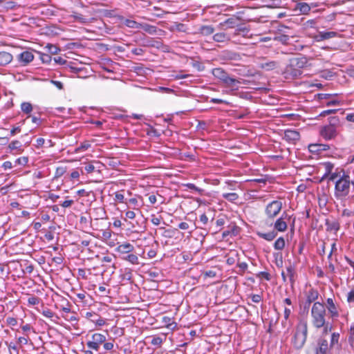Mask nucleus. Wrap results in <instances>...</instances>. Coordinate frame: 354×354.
Instances as JSON below:
<instances>
[{
	"label": "nucleus",
	"mask_w": 354,
	"mask_h": 354,
	"mask_svg": "<svg viewBox=\"0 0 354 354\" xmlns=\"http://www.w3.org/2000/svg\"><path fill=\"white\" fill-rule=\"evenodd\" d=\"M213 76L218 79L225 87L230 88L232 91H237L240 82L239 80L231 77L222 68H215L212 71Z\"/></svg>",
	"instance_id": "1"
},
{
	"label": "nucleus",
	"mask_w": 354,
	"mask_h": 354,
	"mask_svg": "<svg viewBox=\"0 0 354 354\" xmlns=\"http://www.w3.org/2000/svg\"><path fill=\"white\" fill-rule=\"evenodd\" d=\"M311 315L315 327L317 328L324 327L326 330L328 328V323H326V309L323 304L315 302L311 310Z\"/></svg>",
	"instance_id": "2"
},
{
	"label": "nucleus",
	"mask_w": 354,
	"mask_h": 354,
	"mask_svg": "<svg viewBox=\"0 0 354 354\" xmlns=\"http://www.w3.org/2000/svg\"><path fill=\"white\" fill-rule=\"evenodd\" d=\"M343 174L336 181L335 187V196L337 198H343L349 194L351 187V178L349 175L346 174L343 169Z\"/></svg>",
	"instance_id": "3"
},
{
	"label": "nucleus",
	"mask_w": 354,
	"mask_h": 354,
	"mask_svg": "<svg viewBox=\"0 0 354 354\" xmlns=\"http://www.w3.org/2000/svg\"><path fill=\"white\" fill-rule=\"evenodd\" d=\"M308 335L307 322H303L298 324L292 339V344L297 350L302 348L306 343Z\"/></svg>",
	"instance_id": "4"
},
{
	"label": "nucleus",
	"mask_w": 354,
	"mask_h": 354,
	"mask_svg": "<svg viewBox=\"0 0 354 354\" xmlns=\"http://www.w3.org/2000/svg\"><path fill=\"white\" fill-rule=\"evenodd\" d=\"M282 203L279 201H273L268 203L265 209V214L268 219L274 218L281 212Z\"/></svg>",
	"instance_id": "5"
},
{
	"label": "nucleus",
	"mask_w": 354,
	"mask_h": 354,
	"mask_svg": "<svg viewBox=\"0 0 354 354\" xmlns=\"http://www.w3.org/2000/svg\"><path fill=\"white\" fill-rule=\"evenodd\" d=\"M105 341L106 337L104 335L100 333H94L91 337V340L86 343V346L90 349L97 351L100 344L104 343Z\"/></svg>",
	"instance_id": "6"
},
{
	"label": "nucleus",
	"mask_w": 354,
	"mask_h": 354,
	"mask_svg": "<svg viewBox=\"0 0 354 354\" xmlns=\"http://www.w3.org/2000/svg\"><path fill=\"white\" fill-rule=\"evenodd\" d=\"M319 296V292L317 290L311 288L307 293L306 300L303 303V311L308 313L310 304L315 301Z\"/></svg>",
	"instance_id": "7"
},
{
	"label": "nucleus",
	"mask_w": 354,
	"mask_h": 354,
	"mask_svg": "<svg viewBox=\"0 0 354 354\" xmlns=\"http://www.w3.org/2000/svg\"><path fill=\"white\" fill-rule=\"evenodd\" d=\"M286 78H297L302 74V71L296 67L292 66L291 60H289V64L286 66L283 72Z\"/></svg>",
	"instance_id": "8"
},
{
	"label": "nucleus",
	"mask_w": 354,
	"mask_h": 354,
	"mask_svg": "<svg viewBox=\"0 0 354 354\" xmlns=\"http://www.w3.org/2000/svg\"><path fill=\"white\" fill-rule=\"evenodd\" d=\"M320 135L325 140H332L335 138L337 135L336 127L326 125L321 129Z\"/></svg>",
	"instance_id": "9"
},
{
	"label": "nucleus",
	"mask_w": 354,
	"mask_h": 354,
	"mask_svg": "<svg viewBox=\"0 0 354 354\" xmlns=\"http://www.w3.org/2000/svg\"><path fill=\"white\" fill-rule=\"evenodd\" d=\"M283 139L288 142H295L300 139L299 132L296 130L287 129L284 131Z\"/></svg>",
	"instance_id": "10"
},
{
	"label": "nucleus",
	"mask_w": 354,
	"mask_h": 354,
	"mask_svg": "<svg viewBox=\"0 0 354 354\" xmlns=\"http://www.w3.org/2000/svg\"><path fill=\"white\" fill-rule=\"evenodd\" d=\"M33 59V54L28 50L24 51L18 55V60L22 65H27L32 62Z\"/></svg>",
	"instance_id": "11"
},
{
	"label": "nucleus",
	"mask_w": 354,
	"mask_h": 354,
	"mask_svg": "<svg viewBox=\"0 0 354 354\" xmlns=\"http://www.w3.org/2000/svg\"><path fill=\"white\" fill-rule=\"evenodd\" d=\"M221 58L225 61H239L241 59V55L238 53L231 50H225L222 52Z\"/></svg>",
	"instance_id": "12"
},
{
	"label": "nucleus",
	"mask_w": 354,
	"mask_h": 354,
	"mask_svg": "<svg viewBox=\"0 0 354 354\" xmlns=\"http://www.w3.org/2000/svg\"><path fill=\"white\" fill-rule=\"evenodd\" d=\"M292 66L296 67L301 71L302 68L306 66L308 61L306 57H293L290 59Z\"/></svg>",
	"instance_id": "13"
},
{
	"label": "nucleus",
	"mask_w": 354,
	"mask_h": 354,
	"mask_svg": "<svg viewBox=\"0 0 354 354\" xmlns=\"http://www.w3.org/2000/svg\"><path fill=\"white\" fill-rule=\"evenodd\" d=\"M328 351V343L326 339H319L317 347L315 349L316 354H327Z\"/></svg>",
	"instance_id": "14"
},
{
	"label": "nucleus",
	"mask_w": 354,
	"mask_h": 354,
	"mask_svg": "<svg viewBox=\"0 0 354 354\" xmlns=\"http://www.w3.org/2000/svg\"><path fill=\"white\" fill-rule=\"evenodd\" d=\"M329 149V145L324 144H310L308 149L312 153H318L322 151H326Z\"/></svg>",
	"instance_id": "15"
},
{
	"label": "nucleus",
	"mask_w": 354,
	"mask_h": 354,
	"mask_svg": "<svg viewBox=\"0 0 354 354\" xmlns=\"http://www.w3.org/2000/svg\"><path fill=\"white\" fill-rule=\"evenodd\" d=\"M295 11H299L300 14L307 15L310 11V6L305 2H299L295 5Z\"/></svg>",
	"instance_id": "16"
},
{
	"label": "nucleus",
	"mask_w": 354,
	"mask_h": 354,
	"mask_svg": "<svg viewBox=\"0 0 354 354\" xmlns=\"http://www.w3.org/2000/svg\"><path fill=\"white\" fill-rule=\"evenodd\" d=\"M235 28V35H243L244 37L247 36L250 30V28L248 26L239 23Z\"/></svg>",
	"instance_id": "17"
},
{
	"label": "nucleus",
	"mask_w": 354,
	"mask_h": 354,
	"mask_svg": "<svg viewBox=\"0 0 354 354\" xmlns=\"http://www.w3.org/2000/svg\"><path fill=\"white\" fill-rule=\"evenodd\" d=\"M133 249L134 247L129 243H122L118 245V248H116L118 252L123 254H129V252H132Z\"/></svg>",
	"instance_id": "18"
},
{
	"label": "nucleus",
	"mask_w": 354,
	"mask_h": 354,
	"mask_svg": "<svg viewBox=\"0 0 354 354\" xmlns=\"http://www.w3.org/2000/svg\"><path fill=\"white\" fill-rule=\"evenodd\" d=\"M12 60V55L6 51L0 52V66H5Z\"/></svg>",
	"instance_id": "19"
},
{
	"label": "nucleus",
	"mask_w": 354,
	"mask_h": 354,
	"mask_svg": "<svg viewBox=\"0 0 354 354\" xmlns=\"http://www.w3.org/2000/svg\"><path fill=\"white\" fill-rule=\"evenodd\" d=\"M257 234L260 238H262L268 241H271L276 238V236H277V232H275L274 230H272L267 233L257 232Z\"/></svg>",
	"instance_id": "20"
},
{
	"label": "nucleus",
	"mask_w": 354,
	"mask_h": 354,
	"mask_svg": "<svg viewBox=\"0 0 354 354\" xmlns=\"http://www.w3.org/2000/svg\"><path fill=\"white\" fill-rule=\"evenodd\" d=\"M339 334L337 333H333L331 335L330 348L331 350L335 349L338 350L340 348V344H339Z\"/></svg>",
	"instance_id": "21"
},
{
	"label": "nucleus",
	"mask_w": 354,
	"mask_h": 354,
	"mask_svg": "<svg viewBox=\"0 0 354 354\" xmlns=\"http://www.w3.org/2000/svg\"><path fill=\"white\" fill-rule=\"evenodd\" d=\"M337 35L336 32H319L317 35L316 38L317 41H322L325 39H328L335 37Z\"/></svg>",
	"instance_id": "22"
},
{
	"label": "nucleus",
	"mask_w": 354,
	"mask_h": 354,
	"mask_svg": "<svg viewBox=\"0 0 354 354\" xmlns=\"http://www.w3.org/2000/svg\"><path fill=\"white\" fill-rule=\"evenodd\" d=\"M287 227H288L287 224L285 221H283L282 217L278 218L275 221L274 225V230H276L277 231H279V232L286 231L287 229Z\"/></svg>",
	"instance_id": "23"
},
{
	"label": "nucleus",
	"mask_w": 354,
	"mask_h": 354,
	"mask_svg": "<svg viewBox=\"0 0 354 354\" xmlns=\"http://www.w3.org/2000/svg\"><path fill=\"white\" fill-rule=\"evenodd\" d=\"M278 66V63L275 61H270L261 63L259 68L266 71H272Z\"/></svg>",
	"instance_id": "24"
},
{
	"label": "nucleus",
	"mask_w": 354,
	"mask_h": 354,
	"mask_svg": "<svg viewBox=\"0 0 354 354\" xmlns=\"http://www.w3.org/2000/svg\"><path fill=\"white\" fill-rule=\"evenodd\" d=\"M327 304H328V309L331 314V317H337L338 316V312L337 310L336 306L333 302V299L328 298L327 299Z\"/></svg>",
	"instance_id": "25"
},
{
	"label": "nucleus",
	"mask_w": 354,
	"mask_h": 354,
	"mask_svg": "<svg viewBox=\"0 0 354 354\" xmlns=\"http://www.w3.org/2000/svg\"><path fill=\"white\" fill-rule=\"evenodd\" d=\"M213 39L216 42H225L229 41L230 38L225 32H218L214 35Z\"/></svg>",
	"instance_id": "26"
},
{
	"label": "nucleus",
	"mask_w": 354,
	"mask_h": 354,
	"mask_svg": "<svg viewBox=\"0 0 354 354\" xmlns=\"http://www.w3.org/2000/svg\"><path fill=\"white\" fill-rule=\"evenodd\" d=\"M214 31L212 26H201L198 29V32L204 36L212 35Z\"/></svg>",
	"instance_id": "27"
},
{
	"label": "nucleus",
	"mask_w": 354,
	"mask_h": 354,
	"mask_svg": "<svg viewBox=\"0 0 354 354\" xmlns=\"http://www.w3.org/2000/svg\"><path fill=\"white\" fill-rule=\"evenodd\" d=\"M240 20L239 17H230L227 19L224 22L223 24L226 25L227 28H236L237 26L238 22Z\"/></svg>",
	"instance_id": "28"
},
{
	"label": "nucleus",
	"mask_w": 354,
	"mask_h": 354,
	"mask_svg": "<svg viewBox=\"0 0 354 354\" xmlns=\"http://www.w3.org/2000/svg\"><path fill=\"white\" fill-rule=\"evenodd\" d=\"M122 259L128 261L132 264L137 265L139 263L138 257L133 254H127L122 257Z\"/></svg>",
	"instance_id": "29"
},
{
	"label": "nucleus",
	"mask_w": 354,
	"mask_h": 354,
	"mask_svg": "<svg viewBox=\"0 0 354 354\" xmlns=\"http://www.w3.org/2000/svg\"><path fill=\"white\" fill-rule=\"evenodd\" d=\"M124 24L131 28H140L142 26V24L129 19L124 20Z\"/></svg>",
	"instance_id": "30"
},
{
	"label": "nucleus",
	"mask_w": 354,
	"mask_h": 354,
	"mask_svg": "<svg viewBox=\"0 0 354 354\" xmlns=\"http://www.w3.org/2000/svg\"><path fill=\"white\" fill-rule=\"evenodd\" d=\"M21 147V142L19 140L12 141L8 145V148L10 149V151H12V150L23 151Z\"/></svg>",
	"instance_id": "31"
},
{
	"label": "nucleus",
	"mask_w": 354,
	"mask_h": 354,
	"mask_svg": "<svg viewBox=\"0 0 354 354\" xmlns=\"http://www.w3.org/2000/svg\"><path fill=\"white\" fill-rule=\"evenodd\" d=\"M285 247V240L283 237H279L277 239L274 243V248L275 250H281Z\"/></svg>",
	"instance_id": "32"
},
{
	"label": "nucleus",
	"mask_w": 354,
	"mask_h": 354,
	"mask_svg": "<svg viewBox=\"0 0 354 354\" xmlns=\"http://www.w3.org/2000/svg\"><path fill=\"white\" fill-rule=\"evenodd\" d=\"M140 28H142L145 32L151 35L155 34L157 31V28L156 26L147 24H142V26Z\"/></svg>",
	"instance_id": "33"
},
{
	"label": "nucleus",
	"mask_w": 354,
	"mask_h": 354,
	"mask_svg": "<svg viewBox=\"0 0 354 354\" xmlns=\"http://www.w3.org/2000/svg\"><path fill=\"white\" fill-rule=\"evenodd\" d=\"M163 336L164 339L159 336L153 337L150 342L151 344L153 346H160L163 342V340L166 339V336L165 335H163Z\"/></svg>",
	"instance_id": "34"
},
{
	"label": "nucleus",
	"mask_w": 354,
	"mask_h": 354,
	"mask_svg": "<svg viewBox=\"0 0 354 354\" xmlns=\"http://www.w3.org/2000/svg\"><path fill=\"white\" fill-rule=\"evenodd\" d=\"M325 167L326 173L322 177V180L329 176V174L332 172L333 169L334 168V165L330 162H326L324 163Z\"/></svg>",
	"instance_id": "35"
},
{
	"label": "nucleus",
	"mask_w": 354,
	"mask_h": 354,
	"mask_svg": "<svg viewBox=\"0 0 354 354\" xmlns=\"http://www.w3.org/2000/svg\"><path fill=\"white\" fill-rule=\"evenodd\" d=\"M21 109L24 113L28 114L32 111V106L30 102H23Z\"/></svg>",
	"instance_id": "36"
},
{
	"label": "nucleus",
	"mask_w": 354,
	"mask_h": 354,
	"mask_svg": "<svg viewBox=\"0 0 354 354\" xmlns=\"http://www.w3.org/2000/svg\"><path fill=\"white\" fill-rule=\"evenodd\" d=\"M223 197L229 201L233 202L239 198V196L236 193L232 192L223 194Z\"/></svg>",
	"instance_id": "37"
},
{
	"label": "nucleus",
	"mask_w": 354,
	"mask_h": 354,
	"mask_svg": "<svg viewBox=\"0 0 354 354\" xmlns=\"http://www.w3.org/2000/svg\"><path fill=\"white\" fill-rule=\"evenodd\" d=\"M274 39L278 41H280L281 43H282L283 44H286L288 43L290 38H289L288 35H280L279 36L275 37Z\"/></svg>",
	"instance_id": "38"
},
{
	"label": "nucleus",
	"mask_w": 354,
	"mask_h": 354,
	"mask_svg": "<svg viewBox=\"0 0 354 354\" xmlns=\"http://www.w3.org/2000/svg\"><path fill=\"white\" fill-rule=\"evenodd\" d=\"M234 256L226 255V263L229 266H232L235 263L236 259L239 256L237 252H234Z\"/></svg>",
	"instance_id": "39"
},
{
	"label": "nucleus",
	"mask_w": 354,
	"mask_h": 354,
	"mask_svg": "<svg viewBox=\"0 0 354 354\" xmlns=\"http://www.w3.org/2000/svg\"><path fill=\"white\" fill-rule=\"evenodd\" d=\"M227 230H230L231 236H235L239 234L240 228L235 224H233L232 225L228 226Z\"/></svg>",
	"instance_id": "40"
},
{
	"label": "nucleus",
	"mask_w": 354,
	"mask_h": 354,
	"mask_svg": "<svg viewBox=\"0 0 354 354\" xmlns=\"http://www.w3.org/2000/svg\"><path fill=\"white\" fill-rule=\"evenodd\" d=\"M40 59L43 63L48 64L52 60V57L48 53H39Z\"/></svg>",
	"instance_id": "41"
},
{
	"label": "nucleus",
	"mask_w": 354,
	"mask_h": 354,
	"mask_svg": "<svg viewBox=\"0 0 354 354\" xmlns=\"http://www.w3.org/2000/svg\"><path fill=\"white\" fill-rule=\"evenodd\" d=\"M287 272L290 277V281L292 283H293L294 282V276L295 274V268L292 265H290L288 267H287Z\"/></svg>",
	"instance_id": "42"
},
{
	"label": "nucleus",
	"mask_w": 354,
	"mask_h": 354,
	"mask_svg": "<svg viewBox=\"0 0 354 354\" xmlns=\"http://www.w3.org/2000/svg\"><path fill=\"white\" fill-rule=\"evenodd\" d=\"M66 171V167L60 166L57 167L56 171H55V177L59 178L63 176Z\"/></svg>",
	"instance_id": "43"
},
{
	"label": "nucleus",
	"mask_w": 354,
	"mask_h": 354,
	"mask_svg": "<svg viewBox=\"0 0 354 354\" xmlns=\"http://www.w3.org/2000/svg\"><path fill=\"white\" fill-rule=\"evenodd\" d=\"M147 46L156 47L159 48L162 46V43L160 41L151 39L147 41Z\"/></svg>",
	"instance_id": "44"
},
{
	"label": "nucleus",
	"mask_w": 354,
	"mask_h": 354,
	"mask_svg": "<svg viewBox=\"0 0 354 354\" xmlns=\"http://www.w3.org/2000/svg\"><path fill=\"white\" fill-rule=\"evenodd\" d=\"M348 341L351 345H353L354 342V322L351 326Z\"/></svg>",
	"instance_id": "45"
},
{
	"label": "nucleus",
	"mask_w": 354,
	"mask_h": 354,
	"mask_svg": "<svg viewBox=\"0 0 354 354\" xmlns=\"http://www.w3.org/2000/svg\"><path fill=\"white\" fill-rule=\"evenodd\" d=\"M46 48H48V53L52 55L56 54L58 51V48L53 44H48Z\"/></svg>",
	"instance_id": "46"
},
{
	"label": "nucleus",
	"mask_w": 354,
	"mask_h": 354,
	"mask_svg": "<svg viewBox=\"0 0 354 354\" xmlns=\"http://www.w3.org/2000/svg\"><path fill=\"white\" fill-rule=\"evenodd\" d=\"M75 19L82 22L86 23V19L82 16V15L73 12V14L71 15Z\"/></svg>",
	"instance_id": "47"
},
{
	"label": "nucleus",
	"mask_w": 354,
	"mask_h": 354,
	"mask_svg": "<svg viewBox=\"0 0 354 354\" xmlns=\"http://www.w3.org/2000/svg\"><path fill=\"white\" fill-rule=\"evenodd\" d=\"M28 157L23 156V157H20V158H17L15 160V164L20 165H26L28 163Z\"/></svg>",
	"instance_id": "48"
},
{
	"label": "nucleus",
	"mask_w": 354,
	"mask_h": 354,
	"mask_svg": "<svg viewBox=\"0 0 354 354\" xmlns=\"http://www.w3.org/2000/svg\"><path fill=\"white\" fill-rule=\"evenodd\" d=\"M275 260H276V265L278 267H281L283 265V259H282V254L279 253L274 254Z\"/></svg>",
	"instance_id": "49"
},
{
	"label": "nucleus",
	"mask_w": 354,
	"mask_h": 354,
	"mask_svg": "<svg viewBox=\"0 0 354 354\" xmlns=\"http://www.w3.org/2000/svg\"><path fill=\"white\" fill-rule=\"evenodd\" d=\"M329 124L328 126H331L333 127H335L339 124V119L337 117H330L329 118Z\"/></svg>",
	"instance_id": "50"
},
{
	"label": "nucleus",
	"mask_w": 354,
	"mask_h": 354,
	"mask_svg": "<svg viewBox=\"0 0 354 354\" xmlns=\"http://www.w3.org/2000/svg\"><path fill=\"white\" fill-rule=\"evenodd\" d=\"M185 186H186L187 188H189L190 189H192V190H194L195 192H197L199 194H201V192H203V190L201 188L196 187L193 183H187V184L185 185Z\"/></svg>",
	"instance_id": "51"
},
{
	"label": "nucleus",
	"mask_w": 354,
	"mask_h": 354,
	"mask_svg": "<svg viewBox=\"0 0 354 354\" xmlns=\"http://www.w3.org/2000/svg\"><path fill=\"white\" fill-rule=\"evenodd\" d=\"M341 172H342V170H341L339 172H338V171H336L335 172H333H333H331V173L329 174V176H329V177H328V180H329L330 181H334V180H335L337 177H339V178H340V176H342L340 175V173H341Z\"/></svg>",
	"instance_id": "52"
},
{
	"label": "nucleus",
	"mask_w": 354,
	"mask_h": 354,
	"mask_svg": "<svg viewBox=\"0 0 354 354\" xmlns=\"http://www.w3.org/2000/svg\"><path fill=\"white\" fill-rule=\"evenodd\" d=\"M39 298L33 296L28 298V302L29 304L34 306L38 304L39 303Z\"/></svg>",
	"instance_id": "53"
},
{
	"label": "nucleus",
	"mask_w": 354,
	"mask_h": 354,
	"mask_svg": "<svg viewBox=\"0 0 354 354\" xmlns=\"http://www.w3.org/2000/svg\"><path fill=\"white\" fill-rule=\"evenodd\" d=\"M237 266L240 268L239 274H243L248 268V264L245 262L239 263Z\"/></svg>",
	"instance_id": "54"
},
{
	"label": "nucleus",
	"mask_w": 354,
	"mask_h": 354,
	"mask_svg": "<svg viewBox=\"0 0 354 354\" xmlns=\"http://www.w3.org/2000/svg\"><path fill=\"white\" fill-rule=\"evenodd\" d=\"M337 111V109H328V110H325L324 111H322L319 116L321 117H325L328 115H330V114H332V113H335Z\"/></svg>",
	"instance_id": "55"
},
{
	"label": "nucleus",
	"mask_w": 354,
	"mask_h": 354,
	"mask_svg": "<svg viewBox=\"0 0 354 354\" xmlns=\"http://www.w3.org/2000/svg\"><path fill=\"white\" fill-rule=\"evenodd\" d=\"M257 277L264 278L267 281L270 280V274L267 272H260Z\"/></svg>",
	"instance_id": "56"
},
{
	"label": "nucleus",
	"mask_w": 354,
	"mask_h": 354,
	"mask_svg": "<svg viewBox=\"0 0 354 354\" xmlns=\"http://www.w3.org/2000/svg\"><path fill=\"white\" fill-rule=\"evenodd\" d=\"M6 322L8 325L14 326L17 325V319H15L14 317H9L7 318Z\"/></svg>",
	"instance_id": "57"
},
{
	"label": "nucleus",
	"mask_w": 354,
	"mask_h": 354,
	"mask_svg": "<svg viewBox=\"0 0 354 354\" xmlns=\"http://www.w3.org/2000/svg\"><path fill=\"white\" fill-rule=\"evenodd\" d=\"M44 142H45V140L44 138H37L35 146L38 149L41 148L44 145Z\"/></svg>",
	"instance_id": "58"
},
{
	"label": "nucleus",
	"mask_w": 354,
	"mask_h": 354,
	"mask_svg": "<svg viewBox=\"0 0 354 354\" xmlns=\"http://www.w3.org/2000/svg\"><path fill=\"white\" fill-rule=\"evenodd\" d=\"M21 138L23 140V142L25 143L26 145H29L31 142V138H29L28 134L26 133L21 136Z\"/></svg>",
	"instance_id": "59"
},
{
	"label": "nucleus",
	"mask_w": 354,
	"mask_h": 354,
	"mask_svg": "<svg viewBox=\"0 0 354 354\" xmlns=\"http://www.w3.org/2000/svg\"><path fill=\"white\" fill-rule=\"evenodd\" d=\"M132 278V273L131 270H126V272L123 274V279L130 281Z\"/></svg>",
	"instance_id": "60"
},
{
	"label": "nucleus",
	"mask_w": 354,
	"mask_h": 354,
	"mask_svg": "<svg viewBox=\"0 0 354 354\" xmlns=\"http://www.w3.org/2000/svg\"><path fill=\"white\" fill-rule=\"evenodd\" d=\"M42 315L48 318H51L54 316V313L49 309L43 310Z\"/></svg>",
	"instance_id": "61"
},
{
	"label": "nucleus",
	"mask_w": 354,
	"mask_h": 354,
	"mask_svg": "<svg viewBox=\"0 0 354 354\" xmlns=\"http://www.w3.org/2000/svg\"><path fill=\"white\" fill-rule=\"evenodd\" d=\"M353 215H354V211L352 212L348 209H345L342 212L343 216L351 217V216H353Z\"/></svg>",
	"instance_id": "62"
},
{
	"label": "nucleus",
	"mask_w": 354,
	"mask_h": 354,
	"mask_svg": "<svg viewBox=\"0 0 354 354\" xmlns=\"http://www.w3.org/2000/svg\"><path fill=\"white\" fill-rule=\"evenodd\" d=\"M50 82L53 84H54L59 90L63 89L64 85L61 82L57 81V80H53Z\"/></svg>",
	"instance_id": "63"
},
{
	"label": "nucleus",
	"mask_w": 354,
	"mask_h": 354,
	"mask_svg": "<svg viewBox=\"0 0 354 354\" xmlns=\"http://www.w3.org/2000/svg\"><path fill=\"white\" fill-rule=\"evenodd\" d=\"M347 301L348 302H354V290H352L348 292Z\"/></svg>",
	"instance_id": "64"
}]
</instances>
